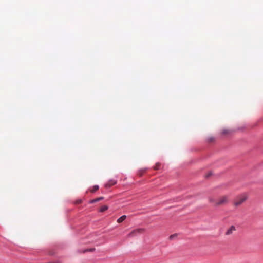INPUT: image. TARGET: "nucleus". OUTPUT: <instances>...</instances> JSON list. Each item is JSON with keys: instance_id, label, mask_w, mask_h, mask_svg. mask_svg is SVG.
I'll return each mask as SVG.
<instances>
[{"instance_id": "1", "label": "nucleus", "mask_w": 263, "mask_h": 263, "mask_svg": "<svg viewBox=\"0 0 263 263\" xmlns=\"http://www.w3.org/2000/svg\"><path fill=\"white\" fill-rule=\"evenodd\" d=\"M247 199V196L245 195H241L237 197L236 201L234 202V205L236 206H238L242 204Z\"/></svg>"}, {"instance_id": "2", "label": "nucleus", "mask_w": 263, "mask_h": 263, "mask_svg": "<svg viewBox=\"0 0 263 263\" xmlns=\"http://www.w3.org/2000/svg\"><path fill=\"white\" fill-rule=\"evenodd\" d=\"M144 229L141 228L135 229L128 234L127 237H132L137 236L138 234L142 233Z\"/></svg>"}, {"instance_id": "3", "label": "nucleus", "mask_w": 263, "mask_h": 263, "mask_svg": "<svg viewBox=\"0 0 263 263\" xmlns=\"http://www.w3.org/2000/svg\"><path fill=\"white\" fill-rule=\"evenodd\" d=\"M227 197L226 196L222 197L220 199L215 202V206H217L227 202Z\"/></svg>"}, {"instance_id": "4", "label": "nucleus", "mask_w": 263, "mask_h": 263, "mask_svg": "<svg viewBox=\"0 0 263 263\" xmlns=\"http://www.w3.org/2000/svg\"><path fill=\"white\" fill-rule=\"evenodd\" d=\"M117 183V181L115 179H110L106 183L104 184V186L108 189L111 186L115 185Z\"/></svg>"}, {"instance_id": "5", "label": "nucleus", "mask_w": 263, "mask_h": 263, "mask_svg": "<svg viewBox=\"0 0 263 263\" xmlns=\"http://www.w3.org/2000/svg\"><path fill=\"white\" fill-rule=\"evenodd\" d=\"M235 230H236V228H235V226H231L230 227V228L229 229H228L227 231L226 232L225 234L226 235H231L233 233V232Z\"/></svg>"}, {"instance_id": "6", "label": "nucleus", "mask_w": 263, "mask_h": 263, "mask_svg": "<svg viewBox=\"0 0 263 263\" xmlns=\"http://www.w3.org/2000/svg\"><path fill=\"white\" fill-rule=\"evenodd\" d=\"M104 199V197H98V198H97L96 199H92V200H90L88 203L89 204H92V203H95L97 202H98L99 201H101L102 200H103Z\"/></svg>"}, {"instance_id": "7", "label": "nucleus", "mask_w": 263, "mask_h": 263, "mask_svg": "<svg viewBox=\"0 0 263 263\" xmlns=\"http://www.w3.org/2000/svg\"><path fill=\"white\" fill-rule=\"evenodd\" d=\"M95 250H96V249L95 248H91L90 249H84V250H82V251H80V252L85 253H86L88 252H93L95 251Z\"/></svg>"}, {"instance_id": "8", "label": "nucleus", "mask_w": 263, "mask_h": 263, "mask_svg": "<svg viewBox=\"0 0 263 263\" xmlns=\"http://www.w3.org/2000/svg\"><path fill=\"white\" fill-rule=\"evenodd\" d=\"M126 218V215H122V216H121L117 219V222L118 223H121V222H123L124 220H125Z\"/></svg>"}, {"instance_id": "9", "label": "nucleus", "mask_w": 263, "mask_h": 263, "mask_svg": "<svg viewBox=\"0 0 263 263\" xmlns=\"http://www.w3.org/2000/svg\"><path fill=\"white\" fill-rule=\"evenodd\" d=\"M232 133V131L229 129H224L222 130L221 132V135H224L227 134H229Z\"/></svg>"}, {"instance_id": "10", "label": "nucleus", "mask_w": 263, "mask_h": 263, "mask_svg": "<svg viewBox=\"0 0 263 263\" xmlns=\"http://www.w3.org/2000/svg\"><path fill=\"white\" fill-rule=\"evenodd\" d=\"M108 209V206H107V205H103V206L101 207V208L100 209L99 211L100 212H103L105 211L106 210H107Z\"/></svg>"}, {"instance_id": "11", "label": "nucleus", "mask_w": 263, "mask_h": 263, "mask_svg": "<svg viewBox=\"0 0 263 263\" xmlns=\"http://www.w3.org/2000/svg\"><path fill=\"white\" fill-rule=\"evenodd\" d=\"M99 188V185H95L93 186L92 189L90 191V192L92 193H95L96 191H97Z\"/></svg>"}, {"instance_id": "12", "label": "nucleus", "mask_w": 263, "mask_h": 263, "mask_svg": "<svg viewBox=\"0 0 263 263\" xmlns=\"http://www.w3.org/2000/svg\"><path fill=\"white\" fill-rule=\"evenodd\" d=\"M160 164L159 163H156V165L154 166L155 170H159L160 168Z\"/></svg>"}, {"instance_id": "13", "label": "nucleus", "mask_w": 263, "mask_h": 263, "mask_svg": "<svg viewBox=\"0 0 263 263\" xmlns=\"http://www.w3.org/2000/svg\"><path fill=\"white\" fill-rule=\"evenodd\" d=\"M214 140H215L214 138L213 137H211L208 138V141L209 142H212L214 141Z\"/></svg>"}, {"instance_id": "14", "label": "nucleus", "mask_w": 263, "mask_h": 263, "mask_svg": "<svg viewBox=\"0 0 263 263\" xmlns=\"http://www.w3.org/2000/svg\"><path fill=\"white\" fill-rule=\"evenodd\" d=\"M82 202V199H78L74 203L76 204H80Z\"/></svg>"}, {"instance_id": "15", "label": "nucleus", "mask_w": 263, "mask_h": 263, "mask_svg": "<svg viewBox=\"0 0 263 263\" xmlns=\"http://www.w3.org/2000/svg\"><path fill=\"white\" fill-rule=\"evenodd\" d=\"M212 175V172H209L207 174L205 175V177L206 178H208L210 176H211Z\"/></svg>"}, {"instance_id": "16", "label": "nucleus", "mask_w": 263, "mask_h": 263, "mask_svg": "<svg viewBox=\"0 0 263 263\" xmlns=\"http://www.w3.org/2000/svg\"><path fill=\"white\" fill-rule=\"evenodd\" d=\"M209 202H211V203H215V202H216V201H215V200H214L213 198H211V197H210V198H209Z\"/></svg>"}, {"instance_id": "17", "label": "nucleus", "mask_w": 263, "mask_h": 263, "mask_svg": "<svg viewBox=\"0 0 263 263\" xmlns=\"http://www.w3.org/2000/svg\"><path fill=\"white\" fill-rule=\"evenodd\" d=\"M177 236V234H173V235H171L170 237H169V238L170 239L172 240L173 239L174 237H176Z\"/></svg>"}, {"instance_id": "18", "label": "nucleus", "mask_w": 263, "mask_h": 263, "mask_svg": "<svg viewBox=\"0 0 263 263\" xmlns=\"http://www.w3.org/2000/svg\"><path fill=\"white\" fill-rule=\"evenodd\" d=\"M145 170H146L145 169H144V170H142V171H142V173H141L139 174V175H140V176H142V173H143V172H144L145 171Z\"/></svg>"}]
</instances>
